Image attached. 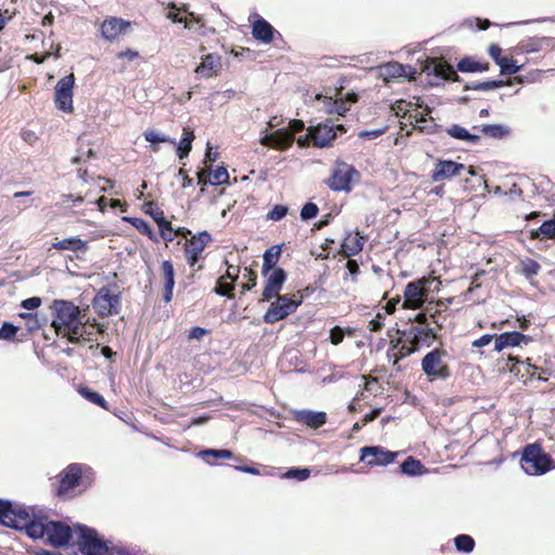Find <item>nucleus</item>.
I'll return each instance as SVG.
<instances>
[{
	"mask_svg": "<svg viewBox=\"0 0 555 555\" xmlns=\"http://www.w3.org/2000/svg\"><path fill=\"white\" fill-rule=\"evenodd\" d=\"M0 524L15 530H25L34 540L46 537L48 543L55 547L67 545L75 533V528L62 521L37 517L28 507L3 499H0Z\"/></svg>",
	"mask_w": 555,
	"mask_h": 555,
	"instance_id": "obj_1",
	"label": "nucleus"
},
{
	"mask_svg": "<svg viewBox=\"0 0 555 555\" xmlns=\"http://www.w3.org/2000/svg\"><path fill=\"white\" fill-rule=\"evenodd\" d=\"M54 317L52 327L57 335L66 337L73 344H79L85 335L91 333L85 331L83 315L79 307L67 300H54Z\"/></svg>",
	"mask_w": 555,
	"mask_h": 555,
	"instance_id": "obj_2",
	"label": "nucleus"
},
{
	"mask_svg": "<svg viewBox=\"0 0 555 555\" xmlns=\"http://www.w3.org/2000/svg\"><path fill=\"white\" fill-rule=\"evenodd\" d=\"M403 339L391 340V350L395 353L393 364L398 363L399 360L411 356L413 352L418 350L421 346H429L431 340L435 338L433 328L428 326H416L412 325L408 332H403Z\"/></svg>",
	"mask_w": 555,
	"mask_h": 555,
	"instance_id": "obj_3",
	"label": "nucleus"
},
{
	"mask_svg": "<svg viewBox=\"0 0 555 555\" xmlns=\"http://www.w3.org/2000/svg\"><path fill=\"white\" fill-rule=\"evenodd\" d=\"M77 544L85 555H102L104 552L114 551L119 555L126 554V547L115 545L111 540H104L93 528L77 525L75 527Z\"/></svg>",
	"mask_w": 555,
	"mask_h": 555,
	"instance_id": "obj_4",
	"label": "nucleus"
},
{
	"mask_svg": "<svg viewBox=\"0 0 555 555\" xmlns=\"http://www.w3.org/2000/svg\"><path fill=\"white\" fill-rule=\"evenodd\" d=\"M60 486L57 488V494L64 495L76 488H81L80 491L86 490L90 487L95 478V473L92 467L81 463L69 464L59 475Z\"/></svg>",
	"mask_w": 555,
	"mask_h": 555,
	"instance_id": "obj_5",
	"label": "nucleus"
},
{
	"mask_svg": "<svg viewBox=\"0 0 555 555\" xmlns=\"http://www.w3.org/2000/svg\"><path fill=\"white\" fill-rule=\"evenodd\" d=\"M520 465L527 475L540 476L552 469L553 461L540 444L531 443L524 448Z\"/></svg>",
	"mask_w": 555,
	"mask_h": 555,
	"instance_id": "obj_6",
	"label": "nucleus"
},
{
	"mask_svg": "<svg viewBox=\"0 0 555 555\" xmlns=\"http://www.w3.org/2000/svg\"><path fill=\"white\" fill-rule=\"evenodd\" d=\"M305 129V124L300 119H293L289 121V129H278L271 133L266 131L261 137L260 143L263 146H269L279 151L288 150L294 142V134Z\"/></svg>",
	"mask_w": 555,
	"mask_h": 555,
	"instance_id": "obj_7",
	"label": "nucleus"
},
{
	"mask_svg": "<svg viewBox=\"0 0 555 555\" xmlns=\"http://www.w3.org/2000/svg\"><path fill=\"white\" fill-rule=\"evenodd\" d=\"M271 302L269 309L263 315V322L274 324L294 313L302 302V297L296 298V295H278Z\"/></svg>",
	"mask_w": 555,
	"mask_h": 555,
	"instance_id": "obj_8",
	"label": "nucleus"
},
{
	"mask_svg": "<svg viewBox=\"0 0 555 555\" xmlns=\"http://www.w3.org/2000/svg\"><path fill=\"white\" fill-rule=\"evenodd\" d=\"M120 305V294H112L106 286L101 287L92 299L94 311L102 318L119 313Z\"/></svg>",
	"mask_w": 555,
	"mask_h": 555,
	"instance_id": "obj_9",
	"label": "nucleus"
},
{
	"mask_svg": "<svg viewBox=\"0 0 555 555\" xmlns=\"http://www.w3.org/2000/svg\"><path fill=\"white\" fill-rule=\"evenodd\" d=\"M357 176L358 171L351 165L336 163L326 183L333 191L349 192L351 190V182Z\"/></svg>",
	"mask_w": 555,
	"mask_h": 555,
	"instance_id": "obj_10",
	"label": "nucleus"
},
{
	"mask_svg": "<svg viewBox=\"0 0 555 555\" xmlns=\"http://www.w3.org/2000/svg\"><path fill=\"white\" fill-rule=\"evenodd\" d=\"M308 131L310 132L314 146L325 147L335 140L337 131L341 133L346 132V128L343 125H335L331 119H327L325 122L310 126Z\"/></svg>",
	"mask_w": 555,
	"mask_h": 555,
	"instance_id": "obj_11",
	"label": "nucleus"
},
{
	"mask_svg": "<svg viewBox=\"0 0 555 555\" xmlns=\"http://www.w3.org/2000/svg\"><path fill=\"white\" fill-rule=\"evenodd\" d=\"M74 85L75 77L70 74L62 77L55 86L54 103L56 108L64 113L73 112Z\"/></svg>",
	"mask_w": 555,
	"mask_h": 555,
	"instance_id": "obj_12",
	"label": "nucleus"
},
{
	"mask_svg": "<svg viewBox=\"0 0 555 555\" xmlns=\"http://www.w3.org/2000/svg\"><path fill=\"white\" fill-rule=\"evenodd\" d=\"M444 354L446 352L443 350L434 349L423 358L422 370L431 379H446L449 376L448 366L442 361Z\"/></svg>",
	"mask_w": 555,
	"mask_h": 555,
	"instance_id": "obj_13",
	"label": "nucleus"
},
{
	"mask_svg": "<svg viewBox=\"0 0 555 555\" xmlns=\"http://www.w3.org/2000/svg\"><path fill=\"white\" fill-rule=\"evenodd\" d=\"M360 461L369 466H386L392 463L398 452L384 449L380 446H367L360 449Z\"/></svg>",
	"mask_w": 555,
	"mask_h": 555,
	"instance_id": "obj_14",
	"label": "nucleus"
},
{
	"mask_svg": "<svg viewBox=\"0 0 555 555\" xmlns=\"http://www.w3.org/2000/svg\"><path fill=\"white\" fill-rule=\"evenodd\" d=\"M211 235L207 231L199 232L186 241L184 246V254L186 263L194 267L199 260L204 249L211 242Z\"/></svg>",
	"mask_w": 555,
	"mask_h": 555,
	"instance_id": "obj_15",
	"label": "nucleus"
},
{
	"mask_svg": "<svg viewBox=\"0 0 555 555\" xmlns=\"http://www.w3.org/2000/svg\"><path fill=\"white\" fill-rule=\"evenodd\" d=\"M425 284V280H417L406 284L403 294L404 301L402 304L404 309L415 310L423 307L427 297V289Z\"/></svg>",
	"mask_w": 555,
	"mask_h": 555,
	"instance_id": "obj_16",
	"label": "nucleus"
},
{
	"mask_svg": "<svg viewBox=\"0 0 555 555\" xmlns=\"http://www.w3.org/2000/svg\"><path fill=\"white\" fill-rule=\"evenodd\" d=\"M379 76L388 83L391 79L406 78L413 80L416 70L410 65H403L398 62H389L378 66Z\"/></svg>",
	"mask_w": 555,
	"mask_h": 555,
	"instance_id": "obj_17",
	"label": "nucleus"
},
{
	"mask_svg": "<svg viewBox=\"0 0 555 555\" xmlns=\"http://www.w3.org/2000/svg\"><path fill=\"white\" fill-rule=\"evenodd\" d=\"M266 286L262 292V300L270 301L280 295L283 284L286 281V272L282 268H275L268 273Z\"/></svg>",
	"mask_w": 555,
	"mask_h": 555,
	"instance_id": "obj_18",
	"label": "nucleus"
},
{
	"mask_svg": "<svg viewBox=\"0 0 555 555\" xmlns=\"http://www.w3.org/2000/svg\"><path fill=\"white\" fill-rule=\"evenodd\" d=\"M465 166L453 160H439L431 173V180L434 182H440L444 179H449L459 176Z\"/></svg>",
	"mask_w": 555,
	"mask_h": 555,
	"instance_id": "obj_19",
	"label": "nucleus"
},
{
	"mask_svg": "<svg viewBox=\"0 0 555 555\" xmlns=\"http://www.w3.org/2000/svg\"><path fill=\"white\" fill-rule=\"evenodd\" d=\"M422 70L428 76L434 75L435 77L444 80H450L457 76L450 64L435 59H427Z\"/></svg>",
	"mask_w": 555,
	"mask_h": 555,
	"instance_id": "obj_20",
	"label": "nucleus"
},
{
	"mask_svg": "<svg viewBox=\"0 0 555 555\" xmlns=\"http://www.w3.org/2000/svg\"><path fill=\"white\" fill-rule=\"evenodd\" d=\"M293 418L310 428L318 429L326 423L325 412L312 410H296L293 412Z\"/></svg>",
	"mask_w": 555,
	"mask_h": 555,
	"instance_id": "obj_21",
	"label": "nucleus"
},
{
	"mask_svg": "<svg viewBox=\"0 0 555 555\" xmlns=\"http://www.w3.org/2000/svg\"><path fill=\"white\" fill-rule=\"evenodd\" d=\"M129 22L118 17L105 18L101 24V35L105 40L113 41L118 38L128 27Z\"/></svg>",
	"mask_w": 555,
	"mask_h": 555,
	"instance_id": "obj_22",
	"label": "nucleus"
},
{
	"mask_svg": "<svg viewBox=\"0 0 555 555\" xmlns=\"http://www.w3.org/2000/svg\"><path fill=\"white\" fill-rule=\"evenodd\" d=\"M255 17L251 27L253 37L262 43H270L273 40L275 29L263 17L257 14Z\"/></svg>",
	"mask_w": 555,
	"mask_h": 555,
	"instance_id": "obj_23",
	"label": "nucleus"
},
{
	"mask_svg": "<svg viewBox=\"0 0 555 555\" xmlns=\"http://www.w3.org/2000/svg\"><path fill=\"white\" fill-rule=\"evenodd\" d=\"M530 338L519 332H506L495 336L494 350L500 352L505 348L519 346L521 343H528Z\"/></svg>",
	"mask_w": 555,
	"mask_h": 555,
	"instance_id": "obj_24",
	"label": "nucleus"
},
{
	"mask_svg": "<svg viewBox=\"0 0 555 555\" xmlns=\"http://www.w3.org/2000/svg\"><path fill=\"white\" fill-rule=\"evenodd\" d=\"M221 68V61L220 56L216 54H207L202 59L201 64L196 67V73L201 77H211L214 75H217L219 69Z\"/></svg>",
	"mask_w": 555,
	"mask_h": 555,
	"instance_id": "obj_25",
	"label": "nucleus"
},
{
	"mask_svg": "<svg viewBox=\"0 0 555 555\" xmlns=\"http://www.w3.org/2000/svg\"><path fill=\"white\" fill-rule=\"evenodd\" d=\"M160 269L165 280L163 299L164 301L169 302L172 299L175 287V269L169 260L163 261Z\"/></svg>",
	"mask_w": 555,
	"mask_h": 555,
	"instance_id": "obj_26",
	"label": "nucleus"
},
{
	"mask_svg": "<svg viewBox=\"0 0 555 555\" xmlns=\"http://www.w3.org/2000/svg\"><path fill=\"white\" fill-rule=\"evenodd\" d=\"M363 236H361L358 232L354 234L349 233L341 244L343 254L346 257H351L359 254L363 248Z\"/></svg>",
	"mask_w": 555,
	"mask_h": 555,
	"instance_id": "obj_27",
	"label": "nucleus"
},
{
	"mask_svg": "<svg viewBox=\"0 0 555 555\" xmlns=\"http://www.w3.org/2000/svg\"><path fill=\"white\" fill-rule=\"evenodd\" d=\"M446 132L453 139L468 142L470 144H477L480 141V135L470 133L466 128L456 124L447 128Z\"/></svg>",
	"mask_w": 555,
	"mask_h": 555,
	"instance_id": "obj_28",
	"label": "nucleus"
},
{
	"mask_svg": "<svg viewBox=\"0 0 555 555\" xmlns=\"http://www.w3.org/2000/svg\"><path fill=\"white\" fill-rule=\"evenodd\" d=\"M18 317L26 321L25 325L28 332H35L48 323V319L38 312H21Z\"/></svg>",
	"mask_w": 555,
	"mask_h": 555,
	"instance_id": "obj_29",
	"label": "nucleus"
},
{
	"mask_svg": "<svg viewBox=\"0 0 555 555\" xmlns=\"http://www.w3.org/2000/svg\"><path fill=\"white\" fill-rule=\"evenodd\" d=\"M281 256V247L278 245H273L268 248L263 254V263H262V274L268 275L270 271L275 269V264L278 263Z\"/></svg>",
	"mask_w": 555,
	"mask_h": 555,
	"instance_id": "obj_30",
	"label": "nucleus"
},
{
	"mask_svg": "<svg viewBox=\"0 0 555 555\" xmlns=\"http://www.w3.org/2000/svg\"><path fill=\"white\" fill-rule=\"evenodd\" d=\"M53 248L59 250H72L75 253L86 251L87 250V242L78 238V237H68L61 240L53 244Z\"/></svg>",
	"mask_w": 555,
	"mask_h": 555,
	"instance_id": "obj_31",
	"label": "nucleus"
},
{
	"mask_svg": "<svg viewBox=\"0 0 555 555\" xmlns=\"http://www.w3.org/2000/svg\"><path fill=\"white\" fill-rule=\"evenodd\" d=\"M474 129H480L481 133L492 139H503L509 135L511 129L503 125H482L481 127L475 126Z\"/></svg>",
	"mask_w": 555,
	"mask_h": 555,
	"instance_id": "obj_32",
	"label": "nucleus"
},
{
	"mask_svg": "<svg viewBox=\"0 0 555 555\" xmlns=\"http://www.w3.org/2000/svg\"><path fill=\"white\" fill-rule=\"evenodd\" d=\"M400 472L408 476H421L427 472L420 460L409 456L400 465Z\"/></svg>",
	"mask_w": 555,
	"mask_h": 555,
	"instance_id": "obj_33",
	"label": "nucleus"
},
{
	"mask_svg": "<svg viewBox=\"0 0 555 555\" xmlns=\"http://www.w3.org/2000/svg\"><path fill=\"white\" fill-rule=\"evenodd\" d=\"M195 135L193 130L189 128L183 129L182 138L179 143H177L175 146L177 147V154L179 158H184L189 155V153L192 150V142L194 140Z\"/></svg>",
	"mask_w": 555,
	"mask_h": 555,
	"instance_id": "obj_34",
	"label": "nucleus"
},
{
	"mask_svg": "<svg viewBox=\"0 0 555 555\" xmlns=\"http://www.w3.org/2000/svg\"><path fill=\"white\" fill-rule=\"evenodd\" d=\"M488 69V64H481L470 57H464L457 63V70L462 73L483 72Z\"/></svg>",
	"mask_w": 555,
	"mask_h": 555,
	"instance_id": "obj_35",
	"label": "nucleus"
},
{
	"mask_svg": "<svg viewBox=\"0 0 555 555\" xmlns=\"http://www.w3.org/2000/svg\"><path fill=\"white\" fill-rule=\"evenodd\" d=\"M144 139L150 142L151 144H158V143H170L172 145L177 144V141L169 135H166L157 130L150 129L146 130L144 133Z\"/></svg>",
	"mask_w": 555,
	"mask_h": 555,
	"instance_id": "obj_36",
	"label": "nucleus"
},
{
	"mask_svg": "<svg viewBox=\"0 0 555 555\" xmlns=\"http://www.w3.org/2000/svg\"><path fill=\"white\" fill-rule=\"evenodd\" d=\"M456 551L462 553H472L475 548V540L468 534H459L454 538Z\"/></svg>",
	"mask_w": 555,
	"mask_h": 555,
	"instance_id": "obj_37",
	"label": "nucleus"
},
{
	"mask_svg": "<svg viewBox=\"0 0 555 555\" xmlns=\"http://www.w3.org/2000/svg\"><path fill=\"white\" fill-rule=\"evenodd\" d=\"M504 86L503 80H488L483 82H470L465 85V90L489 91Z\"/></svg>",
	"mask_w": 555,
	"mask_h": 555,
	"instance_id": "obj_38",
	"label": "nucleus"
},
{
	"mask_svg": "<svg viewBox=\"0 0 555 555\" xmlns=\"http://www.w3.org/2000/svg\"><path fill=\"white\" fill-rule=\"evenodd\" d=\"M79 392L89 402L96 404L103 409H107V403H106L105 399L99 392L93 391L87 387L80 388Z\"/></svg>",
	"mask_w": 555,
	"mask_h": 555,
	"instance_id": "obj_39",
	"label": "nucleus"
},
{
	"mask_svg": "<svg viewBox=\"0 0 555 555\" xmlns=\"http://www.w3.org/2000/svg\"><path fill=\"white\" fill-rule=\"evenodd\" d=\"M311 470L307 467H293L289 468L286 473L283 474V478L286 479H296L299 481L307 480L310 477Z\"/></svg>",
	"mask_w": 555,
	"mask_h": 555,
	"instance_id": "obj_40",
	"label": "nucleus"
},
{
	"mask_svg": "<svg viewBox=\"0 0 555 555\" xmlns=\"http://www.w3.org/2000/svg\"><path fill=\"white\" fill-rule=\"evenodd\" d=\"M198 456L205 459L206 456H211L216 460L218 459H233L234 454L230 450L225 449H205L198 453Z\"/></svg>",
	"mask_w": 555,
	"mask_h": 555,
	"instance_id": "obj_41",
	"label": "nucleus"
},
{
	"mask_svg": "<svg viewBox=\"0 0 555 555\" xmlns=\"http://www.w3.org/2000/svg\"><path fill=\"white\" fill-rule=\"evenodd\" d=\"M541 266L533 259L527 258L521 261V272L528 279H532L539 273Z\"/></svg>",
	"mask_w": 555,
	"mask_h": 555,
	"instance_id": "obj_42",
	"label": "nucleus"
},
{
	"mask_svg": "<svg viewBox=\"0 0 555 555\" xmlns=\"http://www.w3.org/2000/svg\"><path fill=\"white\" fill-rule=\"evenodd\" d=\"M233 289H234V285H232L229 282V280H223V279L219 278L214 292L217 295L225 296L228 298H233L234 297Z\"/></svg>",
	"mask_w": 555,
	"mask_h": 555,
	"instance_id": "obj_43",
	"label": "nucleus"
},
{
	"mask_svg": "<svg viewBox=\"0 0 555 555\" xmlns=\"http://www.w3.org/2000/svg\"><path fill=\"white\" fill-rule=\"evenodd\" d=\"M18 331V327L10 322H3V324L0 327V339L12 341L14 340L16 333Z\"/></svg>",
	"mask_w": 555,
	"mask_h": 555,
	"instance_id": "obj_44",
	"label": "nucleus"
},
{
	"mask_svg": "<svg viewBox=\"0 0 555 555\" xmlns=\"http://www.w3.org/2000/svg\"><path fill=\"white\" fill-rule=\"evenodd\" d=\"M501 75H514L520 70L515 60L511 57H504L502 63L499 62Z\"/></svg>",
	"mask_w": 555,
	"mask_h": 555,
	"instance_id": "obj_45",
	"label": "nucleus"
},
{
	"mask_svg": "<svg viewBox=\"0 0 555 555\" xmlns=\"http://www.w3.org/2000/svg\"><path fill=\"white\" fill-rule=\"evenodd\" d=\"M229 173L224 167H218L211 172V179L209 181L212 185H221L228 182Z\"/></svg>",
	"mask_w": 555,
	"mask_h": 555,
	"instance_id": "obj_46",
	"label": "nucleus"
},
{
	"mask_svg": "<svg viewBox=\"0 0 555 555\" xmlns=\"http://www.w3.org/2000/svg\"><path fill=\"white\" fill-rule=\"evenodd\" d=\"M318 212H319L318 206L314 203L309 202L302 206V208L300 210V218H301V220L307 221V220H310V219H313L314 217H317Z\"/></svg>",
	"mask_w": 555,
	"mask_h": 555,
	"instance_id": "obj_47",
	"label": "nucleus"
},
{
	"mask_svg": "<svg viewBox=\"0 0 555 555\" xmlns=\"http://www.w3.org/2000/svg\"><path fill=\"white\" fill-rule=\"evenodd\" d=\"M131 224L141 233L146 234L150 238H154V232L150 224L141 218H132Z\"/></svg>",
	"mask_w": 555,
	"mask_h": 555,
	"instance_id": "obj_48",
	"label": "nucleus"
},
{
	"mask_svg": "<svg viewBox=\"0 0 555 555\" xmlns=\"http://www.w3.org/2000/svg\"><path fill=\"white\" fill-rule=\"evenodd\" d=\"M538 233L544 237L552 238L555 236V219L544 221L538 229Z\"/></svg>",
	"mask_w": 555,
	"mask_h": 555,
	"instance_id": "obj_49",
	"label": "nucleus"
},
{
	"mask_svg": "<svg viewBox=\"0 0 555 555\" xmlns=\"http://www.w3.org/2000/svg\"><path fill=\"white\" fill-rule=\"evenodd\" d=\"M158 228L160 236L163 237L164 241L172 242L175 240V232L169 221L162 220V223L160 225H158Z\"/></svg>",
	"mask_w": 555,
	"mask_h": 555,
	"instance_id": "obj_50",
	"label": "nucleus"
},
{
	"mask_svg": "<svg viewBox=\"0 0 555 555\" xmlns=\"http://www.w3.org/2000/svg\"><path fill=\"white\" fill-rule=\"evenodd\" d=\"M517 364H521V365L526 369V373H527L528 375H530V376H532V375H533V373L535 372V370L538 369L535 365H532V364H530V363H524V362H520V361H518V360H517V361H516V363H515V364H513L512 366H508V364H506V369H507L511 373H513V374H515V375H518V374L521 372V370L517 366ZM503 369L505 370V366H504Z\"/></svg>",
	"mask_w": 555,
	"mask_h": 555,
	"instance_id": "obj_51",
	"label": "nucleus"
},
{
	"mask_svg": "<svg viewBox=\"0 0 555 555\" xmlns=\"http://www.w3.org/2000/svg\"><path fill=\"white\" fill-rule=\"evenodd\" d=\"M287 207L283 205H275L269 212L267 218L269 220L279 221L287 214Z\"/></svg>",
	"mask_w": 555,
	"mask_h": 555,
	"instance_id": "obj_52",
	"label": "nucleus"
},
{
	"mask_svg": "<svg viewBox=\"0 0 555 555\" xmlns=\"http://www.w3.org/2000/svg\"><path fill=\"white\" fill-rule=\"evenodd\" d=\"M224 262L228 266V269H227V272L223 275H221L220 278L223 280H229V282L232 285H235V282L238 279L240 268L236 266L229 264L227 260Z\"/></svg>",
	"mask_w": 555,
	"mask_h": 555,
	"instance_id": "obj_53",
	"label": "nucleus"
},
{
	"mask_svg": "<svg viewBox=\"0 0 555 555\" xmlns=\"http://www.w3.org/2000/svg\"><path fill=\"white\" fill-rule=\"evenodd\" d=\"M41 302H42V300L40 297L34 296V297H29L27 299L22 300L21 307L26 310L31 311V310L39 308L41 306Z\"/></svg>",
	"mask_w": 555,
	"mask_h": 555,
	"instance_id": "obj_54",
	"label": "nucleus"
},
{
	"mask_svg": "<svg viewBox=\"0 0 555 555\" xmlns=\"http://www.w3.org/2000/svg\"><path fill=\"white\" fill-rule=\"evenodd\" d=\"M153 206H154V204L152 202L147 203L146 204V207H147L146 212L151 215V217L155 220L157 225H160L162 220H166L164 217V212L159 208L154 209Z\"/></svg>",
	"mask_w": 555,
	"mask_h": 555,
	"instance_id": "obj_55",
	"label": "nucleus"
},
{
	"mask_svg": "<svg viewBox=\"0 0 555 555\" xmlns=\"http://www.w3.org/2000/svg\"><path fill=\"white\" fill-rule=\"evenodd\" d=\"M317 98H318V100L322 101L323 108L326 113H328V114L335 113V111L333 108H335L337 106V100H333L332 98H326V96H322V95H318Z\"/></svg>",
	"mask_w": 555,
	"mask_h": 555,
	"instance_id": "obj_56",
	"label": "nucleus"
},
{
	"mask_svg": "<svg viewBox=\"0 0 555 555\" xmlns=\"http://www.w3.org/2000/svg\"><path fill=\"white\" fill-rule=\"evenodd\" d=\"M345 333L339 326H335L331 330L330 339L333 345H338L343 341Z\"/></svg>",
	"mask_w": 555,
	"mask_h": 555,
	"instance_id": "obj_57",
	"label": "nucleus"
},
{
	"mask_svg": "<svg viewBox=\"0 0 555 555\" xmlns=\"http://www.w3.org/2000/svg\"><path fill=\"white\" fill-rule=\"evenodd\" d=\"M248 279V281L244 284H242V292L250 291L253 287L256 286L257 283V275L254 271H247V273L244 275Z\"/></svg>",
	"mask_w": 555,
	"mask_h": 555,
	"instance_id": "obj_58",
	"label": "nucleus"
},
{
	"mask_svg": "<svg viewBox=\"0 0 555 555\" xmlns=\"http://www.w3.org/2000/svg\"><path fill=\"white\" fill-rule=\"evenodd\" d=\"M489 55L492 57V60L495 62L496 65H499V62L502 63L505 56H502V49L498 44H491L489 47Z\"/></svg>",
	"mask_w": 555,
	"mask_h": 555,
	"instance_id": "obj_59",
	"label": "nucleus"
},
{
	"mask_svg": "<svg viewBox=\"0 0 555 555\" xmlns=\"http://www.w3.org/2000/svg\"><path fill=\"white\" fill-rule=\"evenodd\" d=\"M496 335L485 334L480 338L473 341L472 346L475 348H481L488 346L492 340L495 341Z\"/></svg>",
	"mask_w": 555,
	"mask_h": 555,
	"instance_id": "obj_60",
	"label": "nucleus"
},
{
	"mask_svg": "<svg viewBox=\"0 0 555 555\" xmlns=\"http://www.w3.org/2000/svg\"><path fill=\"white\" fill-rule=\"evenodd\" d=\"M383 320H384L383 314L377 313V315L370 321L369 326H367L369 330L371 332H377V331L382 330V327L384 326Z\"/></svg>",
	"mask_w": 555,
	"mask_h": 555,
	"instance_id": "obj_61",
	"label": "nucleus"
},
{
	"mask_svg": "<svg viewBox=\"0 0 555 555\" xmlns=\"http://www.w3.org/2000/svg\"><path fill=\"white\" fill-rule=\"evenodd\" d=\"M385 129H375V130H364L359 133V137L362 139H376L384 133Z\"/></svg>",
	"mask_w": 555,
	"mask_h": 555,
	"instance_id": "obj_62",
	"label": "nucleus"
},
{
	"mask_svg": "<svg viewBox=\"0 0 555 555\" xmlns=\"http://www.w3.org/2000/svg\"><path fill=\"white\" fill-rule=\"evenodd\" d=\"M346 268L348 269V274L354 279V276L360 272V267L356 260H348L346 263Z\"/></svg>",
	"mask_w": 555,
	"mask_h": 555,
	"instance_id": "obj_63",
	"label": "nucleus"
},
{
	"mask_svg": "<svg viewBox=\"0 0 555 555\" xmlns=\"http://www.w3.org/2000/svg\"><path fill=\"white\" fill-rule=\"evenodd\" d=\"M350 102L344 100H337V106L333 108L336 114L344 116L346 112L349 111Z\"/></svg>",
	"mask_w": 555,
	"mask_h": 555,
	"instance_id": "obj_64",
	"label": "nucleus"
}]
</instances>
